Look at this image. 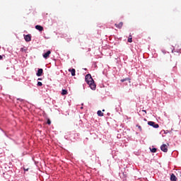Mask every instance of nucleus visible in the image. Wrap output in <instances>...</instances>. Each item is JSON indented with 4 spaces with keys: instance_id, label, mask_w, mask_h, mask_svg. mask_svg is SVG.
I'll list each match as a JSON object with an SVG mask.
<instances>
[{
    "instance_id": "obj_1",
    "label": "nucleus",
    "mask_w": 181,
    "mask_h": 181,
    "mask_svg": "<svg viewBox=\"0 0 181 181\" xmlns=\"http://www.w3.org/2000/svg\"><path fill=\"white\" fill-rule=\"evenodd\" d=\"M85 80L87 84H88L89 87L91 88V90H95L96 85L94 83V79H93L91 74H87L85 77Z\"/></svg>"
},
{
    "instance_id": "obj_2",
    "label": "nucleus",
    "mask_w": 181,
    "mask_h": 181,
    "mask_svg": "<svg viewBox=\"0 0 181 181\" xmlns=\"http://www.w3.org/2000/svg\"><path fill=\"white\" fill-rule=\"evenodd\" d=\"M168 148H169V144H163L161 146H160V149L163 152H168Z\"/></svg>"
},
{
    "instance_id": "obj_3",
    "label": "nucleus",
    "mask_w": 181,
    "mask_h": 181,
    "mask_svg": "<svg viewBox=\"0 0 181 181\" xmlns=\"http://www.w3.org/2000/svg\"><path fill=\"white\" fill-rule=\"evenodd\" d=\"M148 125H150V127H153V128H158L159 127V124L152 121L148 122Z\"/></svg>"
},
{
    "instance_id": "obj_4",
    "label": "nucleus",
    "mask_w": 181,
    "mask_h": 181,
    "mask_svg": "<svg viewBox=\"0 0 181 181\" xmlns=\"http://www.w3.org/2000/svg\"><path fill=\"white\" fill-rule=\"evenodd\" d=\"M24 39L25 42H30V40H32V37L30 36V35H25Z\"/></svg>"
},
{
    "instance_id": "obj_5",
    "label": "nucleus",
    "mask_w": 181,
    "mask_h": 181,
    "mask_svg": "<svg viewBox=\"0 0 181 181\" xmlns=\"http://www.w3.org/2000/svg\"><path fill=\"white\" fill-rule=\"evenodd\" d=\"M124 25V23L120 22L118 24H115V26H116L117 28V29H122V26Z\"/></svg>"
},
{
    "instance_id": "obj_6",
    "label": "nucleus",
    "mask_w": 181,
    "mask_h": 181,
    "mask_svg": "<svg viewBox=\"0 0 181 181\" xmlns=\"http://www.w3.org/2000/svg\"><path fill=\"white\" fill-rule=\"evenodd\" d=\"M51 53H52V52L50 50H49L46 53H45L43 54L44 59H47V57H49V56H50Z\"/></svg>"
},
{
    "instance_id": "obj_7",
    "label": "nucleus",
    "mask_w": 181,
    "mask_h": 181,
    "mask_svg": "<svg viewBox=\"0 0 181 181\" xmlns=\"http://www.w3.org/2000/svg\"><path fill=\"white\" fill-rule=\"evenodd\" d=\"M42 74H43V69H39L36 75L37 76V77H40V76H42Z\"/></svg>"
},
{
    "instance_id": "obj_8",
    "label": "nucleus",
    "mask_w": 181,
    "mask_h": 181,
    "mask_svg": "<svg viewBox=\"0 0 181 181\" xmlns=\"http://www.w3.org/2000/svg\"><path fill=\"white\" fill-rule=\"evenodd\" d=\"M35 29H37V30H39V32H42L43 30V27L42 25H35Z\"/></svg>"
},
{
    "instance_id": "obj_9",
    "label": "nucleus",
    "mask_w": 181,
    "mask_h": 181,
    "mask_svg": "<svg viewBox=\"0 0 181 181\" xmlns=\"http://www.w3.org/2000/svg\"><path fill=\"white\" fill-rule=\"evenodd\" d=\"M20 52H22L23 53H27L28 47H21L20 49Z\"/></svg>"
},
{
    "instance_id": "obj_10",
    "label": "nucleus",
    "mask_w": 181,
    "mask_h": 181,
    "mask_svg": "<svg viewBox=\"0 0 181 181\" xmlns=\"http://www.w3.org/2000/svg\"><path fill=\"white\" fill-rule=\"evenodd\" d=\"M69 71H70V73L71 74V76H76V69H69Z\"/></svg>"
},
{
    "instance_id": "obj_11",
    "label": "nucleus",
    "mask_w": 181,
    "mask_h": 181,
    "mask_svg": "<svg viewBox=\"0 0 181 181\" xmlns=\"http://www.w3.org/2000/svg\"><path fill=\"white\" fill-rule=\"evenodd\" d=\"M170 180L171 181L177 180V177H176V175H175V174H173V175H170Z\"/></svg>"
},
{
    "instance_id": "obj_12",
    "label": "nucleus",
    "mask_w": 181,
    "mask_h": 181,
    "mask_svg": "<svg viewBox=\"0 0 181 181\" xmlns=\"http://www.w3.org/2000/svg\"><path fill=\"white\" fill-rule=\"evenodd\" d=\"M98 117H104V113L101 110H98L97 112Z\"/></svg>"
},
{
    "instance_id": "obj_13",
    "label": "nucleus",
    "mask_w": 181,
    "mask_h": 181,
    "mask_svg": "<svg viewBox=\"0 0 181 181\" xmlns=\"http://www.w3.org/2000/svg\"><path fill=\"white\" fill-rule=\"evenodd\" d=\"M67 94H68L67 90L63 89L62 92V95H67Z\"/></svg>"
},
{
    "instance_id": "obj_14",
    "label": "nucleus",
    "mask_w": 181,
    "mask_h": 181,
    "mask_svg": "<svg viewBox=\"0 0 181 181\" xmlns=\"http://www.w3.org/2000/svg\"><path fill=\"white\" fill-rule=\"evenodd\" d=\"M127 42H129V43H132V35H129Z\"/></svg>"
},
{
    "instance_id": "obj_15",
    "label": "nucleus",
    "mask_w": 181,
    "mask_h": 181,
    "mask_svg": "<svg viewBox=\"0 0 181 181\" xmlns=\"http://www.w3.org/2000/svg\"><path fill=\"white\" fill-rule=\"evenodd\" d=\"M151 152L155 153L156 152V148H150Z\"/></svg>"
},
{
    "instance_id": "obj_16",
    "label": "nucleus",
    "mask_w": 181,
    "mask_h": 181,
    "mask_svg": "<svg viewBox=\"0 0 181 181\" xmlns=\"http://www.w3.org/2000/svg\"><path fill=\"white\" fill-rule=\"evenodd\" d=\"M128 80H131V79H129V78H124V79H121V82H122V83H124V81H128Z\"/></svg>"
},
{
    "instance_id": "obj_17",
    "label": "nucleus",
    "mask_w": 181,
    "mask_h": 181,
    "mask_svg": "<svg viewBox=\"0 0 181 181\" xmlns=\"http://www.w3.org/2000/svg\"><path fill=\"white\" fill-rule=\"evenodd\" d=\"M37 86L39 87H42V86H43V83H42V82H37Z\"/></svg>"
},
{
    "instance_id": "obj_18",
    "label": "nucleus",
    "mask_w": 181,
    "mask_h": 181,
    "mask_svg": "<svg viewBox=\"0 0 181 181\" xmlns=\"http://www.w3.org/2000/svg\"><path fill=\"white\" fill-rule=\"evenodd\" d=\"M47 123L48 124V125H50V124H52V122L50 121V119H47Z\"/></svg>"
},
{
    "instance_id": "obj_19",
    "label": "nucleus",
    "mask_w": 181,
    "mask_h": 181,
    "mask_svg": "<svg viewBox=\"0 0 181 181\" xmlns=\"http://www.w3.org/2000/svg\"><path fill=\"white\" fill-rule=\"evenodd\" d=\"M137 127L139 128V129H140V131H142V127L137 125Z\"/></svg>"
},
{
    "instance_id": "obj_20",
    "label": "nucleus",
    "mask_w": 181,
    "mask_h": 181,
    "mask_svg": "<svg viewBox=\"0 0 181 181\" xmlns=\"http://www.w3.org/2000/svg\"><path fill=\"white\" fill-rule=\"evenodd\" d=\"M2 59H4V57H2V55H0V60H2Z\"/></svg>"
},
{
    "instance_id": "obj_21",
    "label": "nucleus",
    "mask_w": 181,
    "mask_h": 181,
    "mask_svg": "<svg viewBox=\"0 0 181 181\" xmlns=\"http://www.w3.org/2000/svg\"><path fill=\"white\" fill-rule=\"evenodd\" d=\"M143 112H145L146 114V110H142Z\"/></svg>"
},
{
    "instance_id": "obj_22",
    "label": "nucleus",
    "mask_w": 181,
    "mask_h": 181,
    "mask_svg": "<svg viewBox=\"0 0 181 181\" xmlns=\"http://www.w3.org/2000/svg\"><path fill=\"white\" fill-rule=\"evenodd\" d=\"M38 80H42V78H39Z\"/></svg>"
},
{
    "instance_id": "obj_23",
    "label": "nucleus",
    "mask_w": 181,
    "mask_h": 181,
    "mask_svg": "<svg viewBox=\"0 0 181 181\" xmlns=\"http://www.w3.org/2000/svg\"><path fill=\"white\" fill-rule=\"evenodd\" d=\"M104 111H105V110H103V112H104Z\"/></svg>"
}]
</instances>
